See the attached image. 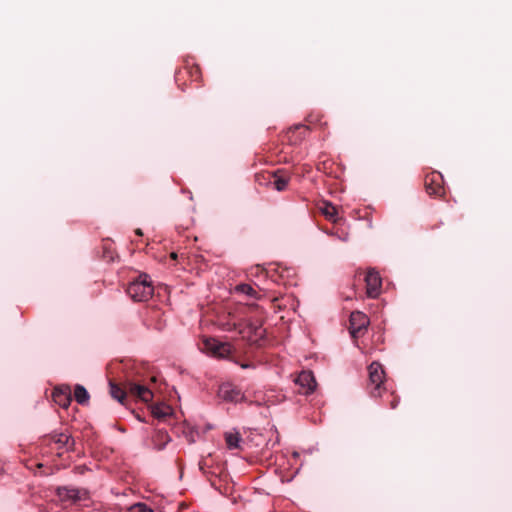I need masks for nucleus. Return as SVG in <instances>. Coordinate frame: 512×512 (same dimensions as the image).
<instances>
[{
    "label": "nucleus",
    "mask_w": 512,
    "mask_h": 512,
    "mask_svg": "<svg viewBox=\"0 0 512 512\" xmlns=\"http://www.w3.org/2000/svg\"><path fill=\"white\" fill-rule=\"evenodd\" d=\"M154 292L152 282L147 274H141L127 288V294L132 300L144 302L149 300Z\"/></svg>",
    "instance_id": "f257e3e1"
},
{
    "label": "nucleus",
    "mask_w": 512,
    "mask_h": 512,
    "mask_svg": "<svg viewBox=\"0 0 512 512\" xmlns=\"http://www.w3.org/2000/svg\"><path fill=\"white\" fill-rule=\"evenodd\" d=\"M369 371V385L371 387V394L374 397L382 395V385L384 384L385 372L383 367L378 362H373L368 367Z\"/></svg>",
    "instance_id": "f03ea898"
},
{
    "label": "nucleus",
    "mask_w": 512,
    "mask_h": 512,
    "mask_svg": "<svg viewBox=\"0 0 512 512\" xmlns=\"http://www.w3.org/2000/svg\"><path fill=\"white\" fill-rule=\"evenodd\" d=\"M238 334L250 343H258L263 339L265 330L261 324L251 321H241Z\"/></svg>",
    "instance_id": "7ed1b4c3"
},
{
    "label": "nucleus",
    "mask_w": 512,
    "mask_h": 512,
    "mask_svg": "<svg viewBox=\"0 0 512 512\" xmlns=\"http://www.w3.org/2000/svg\"><path fill=\"white\" fill-rule=\"evenodd\" d=\"M350 334L353 338H358L361 336L369 325V319L366 314L356 311L352 312L350 315Z\"/></svg>",
    "instance_id": "20e7f679"
},
{
    "label": "nucleus",
    "mask_w": 512,
    "mask_h": 512,
    "mask_svg": "<svg viewBox=\"0 0 512 512\" xmlns=\"http://www.w3.org/2000/svg\"><path fill=\"white\" fill-rule=\"evenodd\" d=\"M366 292L371 298H376L381 290L382 280L379 273L374 269H369L366 277Z\"/></svg>",
    "instance_id": "39448f33"
},
{
    "label": "nucleus",
    "mask_w": 512,
    "mask_h": 512,
    "mask_svg": "<svg viewBox=\"0 0 512 512\" xmlns=\"http://www.w3.org/2000/svg\"><path fill=\"white\" fill-rule=\"evenodd\" d=\"M204 346L212 355L225 358L231 353V346L228 343L218 342L215 339H206Z\"/></svg>",
    "instance_id": "423d86ee"
},
{
    "label": "nucleus",
    "mask_w": 512,
    "mask_h": 512,
    "mask_svg": "<svg viewBox=\"0 0 512 512\" xmlns=\"http://www.w3.org/2000/svg\"><path fill=\"white\" fill-rule=\"evenodd\" d=\"M295 383L300 386V392L303 394H310L316 388V380L311 371H302L295 379Z\"/></svg>",
    "instance_id": "0eeeda50"
},
{
    "label": "nucleus",
    "mask_w": 512,
    "mask_h": 512,
    "mask_svg": "<svg viewBox=\"0 0 512 512\" xmlns=\"http://www.w3.org/2000/svg\"><path fill=\"white\" fill-rule=\"evenodd\" d=\"M52 397L56 404L66 409L72 401L71 388L67 385L56 387L53 391Z\"/></svg>",
    "instance_id": "6e6552de"
},
{
    "label": "nucleus",
    "mask_w": 512,
    "mask_h": 512,
    "mask_svg": "<svg viewBox=\"0 0 512 512\" xmlns=\"http://www.w3.org/2000/svg\"><path fill=\"white\" fill-rule=\"evenodd\" d=\"M219 395L225 401L229 402H240L243 400L244 396L239 389L232 386L231 384H223L220 386Z\"/></svg>",
    "instance_id": "1a4fd4ad"
},
{
    "label": "nucleus",
    "mask_w": 512,
    "mask_h": 512,
    "mask_svg": "<svg viewBox=\"0 0 512 512\" xmlns=\"http://www.w3.org/2000/svg\"><path fill=\"white\" fill-rule=\"evenodd\" d=\"M127 390L131 395L139 398L144 402H149L153 398L151 390L144 385L129 383L127 385Z\"/></svg>",
    "instance_id": "9d476101"
},
{
    "label": "nucleus",
    "mask_w": 512,
    "mask_h": 512,
    "mask_svg": "<svg viewBox=\"0 0 512 512\" xmlns=\"http://www.w3.org/2000/svg\"><path fill=\"white\" fill-rule=\"evenodd\" d=\"M81 490L74 487H59L57 495L61 501L75 503L82 498Z\"/></svg>",
    "instance_id": "9b49d317"
},
{
    "label": "nucleus",
    "mask_w": 512,
    "mask_h": 512,
    "mask_svg": "<svg viewBox=\"0 0 512 512\" xmlns=\"http://www.w3.org/2000/svg\"><path fill=\"white\" fill-rule=\"evenodd\" d=\"M440 179L441 175L438 173H432L425 178V188L429 195H440L443 192V187L439 182Z\"/></svg>",
    "instance_id": "f8f14e48"
},
{
    "label": "nucleus",
    "mask_w": 512,
    "mask_h": 512,
    "mask_svg": "<svg viewBox=\"0 0 512 512\" xmlns=\"http://www.w3.org/2000/svg\"><path fill=\"white\" fill-rule=\"evenodd\" d=\"M51 440L57 444L59 448L66 450H69L74 446V440L66 432H54L51 435Z\"/></svg>",
    "instance_id": "ddd939ff"
},
{
    "label": "nucleus",
    "mask_w": 512,
    "mask_h": 512,
    "mask_svg": "<svg viewBox=\"0 0 512 512\" xmlns=\"http://www.w3.org/2000/svg\"><path fill=\"white\" fill-rule=\"evenodd\" d=\"M224 438L228 449H240L242 438L236 429L225 432Z\"/></svg>",
    "instance_id": "4468645a"
},
{
    "label": "nucleus",
    "mask_w": 512,
    "mask_h": 512,
    "mask_svg": "<svg viewBox=\"0 0 512 512\" xmlns=\"http://www.w3.org/2000/svg\"><path fill=\"white\" fill-rule=\"evenodd\" d=\"M228 317L229 319L223 318L218 320L219 327L227 332L237 331L239 333L241 321L236 320L234 316H231V314H229Z\"/></svg>",
    "instance_id": "2eb2a0df"
},
{
    "label": "nucleus",
    "mask_w": 512,
    "mask_h": 512,
    "mask_svg": "<svg viewBox=\"0 0 512 512\" xmlns=\"http://www.w3.org/2000/svg\"><path fill=\"white\" fill-rule=\"evenodd\" d=\"M172 408L165 403H158L152 407V414L156 418H165L172 414Z\"/></svg>",
    "instance_id": "dca6fc26"
},
{
    "label": "nucleus",
    "mask_w": 512,
    "mask_h": 512,
    "mask_svg": "<svg viewBox=\"0 0 512 512\" xmlns=\"http://www.w3.org/2000/svg\"><path fill=\"white\" fill-rule=\"evenodd\" d=\"M74 398L78 404L84 405L88 403L90 397L86 388L77 384L74 389Z\"/></svg>",
    "instance_id": "f3484780"
},
{
    "label": "nucleus",
    "mask_w": 512,
    "mask_h": 512,
    "mask_svg": "<svg viewBox=\"0 0 512 512\" xmlns=\"http://www.w3.org/2000/svg\"><path fill=\"white\" fill-rule=\"evenodd\" d=\"M170 441V438L165 431H157L153 437V442L155 448L161 450L165 447V445Z\"/></svg>",
    "instance_id": "a211bd4d"
},
{
    "label": "nucleus",
    "mask_w": 512,
    "mask_h": 512,
    "mask_svg": "<svg viewBox=\"0 0 512 512\" xmlns=\"http://www.w3.org/2000/svg\"><path fill=\"white\" fill-rule=\"evenodd\" d=\"M110 394L118 402L124 403V399L126 398V392L117 384L110 382Z\"/></svg>",
    "instance_id": "6ab92c4d"
},
{
    "label": "nucleus",
    "mask_w": 512,
    "mask_h": 512,
    "mask_svg": "<svg viewBox=\"0 0 512 512\" xmlns=\"http://www.w3.org/2000/svg\"><path fill=\"white\" fill-rule=\"evenodd\" d=\"M235 290L241 294L257 298V291L249 284H239L236 286Z\"/></svg>",
    "instance_id": "aec40b11"
},
{
    "label": "nucleus",
    "mask_w": 512,
    "mask_h": 512,
    "mask_svg": "<svg viewBox=\"0 0 512 512\" xmlns=\"http://www.w3.org/2000/svg\"><path fill=\"white\" fill-rule=\"evenodd\" d=\"M274 178H275L273 181L274 188L277 191L285 190L288 185V178L278 175V174H275Z\"/></svg>",
    "instance_id": "412c9836"
},
{
    "label": "nucleus",
    "mask_w": 512,
    "mask_h": 512,
    "mask_svg": "<svg viewBox=\"0 0 512 512\" xmlns=\"http://www.w3.org/2000/svg\"><path fill=\"white\" fill-rule=\"evenodd\" d=\"M129 512H153L145 503L138 502L130 506Z\"/></svg>",
    "instance_id": "4be33fe9"
},
{
    "label": "nucleus",
    "mask_w": 512,
    "mask_h": 512,
    "mask_svg": "<svg viewBox=\"0 0 512 512\" xmlns=\"http://www.w3.org/2000/svg\"><path fill=\"white\" fill-rule=\"evenodd\" d=\"M323 214L330 220H335L334 216L336 214V209L331 204H326L325 207L322 209Z\"/></svg>",
    "instance_id": "5701e85b"
},
{
    "label": "nucleus",
    "mask_w": 512,
    "mask_h": 512,
    "mask_svg": "<svg viewBox=\"0 0 512 512\" xmlns=\"http://www.w3.org/2000/svg\"><path fill=\"white\" fill-rule=\"evenodd\" d=\"M240 366L243 369L254 368L255 367L254 364H252V363H242V364H240Z\"/></svg>",
    "instance_id": "b1692460"
},
{
    "label": "nucleus",
    "mask_w": 512,
    "mask_h": 512,
    "mask_svg": "<svg viewBox=\"0 0 512 512\" xmlns=\"http://www.w3.org/2000/svg\"><path fill=\"white\" fill-rule=\"evenodd\" d=\"M396 406H397V401L393 400L391 402V408L394 409V408H396Z\"/></svg>",
    "instance_id": "393cba45"
},
{
    "label": "nucleus",
    "mask_w": 512,
    "mask_h": 512,
    "mask_svg": "<svg viewBox=\"0 0 512 512\" xmlns=\"http://www.w3.org/2000/svg\"><path fill=\"white\" fill-rule=\"evenodd\" d=\"M4 471V464L0 461V473Z\"/></svg>",
    "instance_id": "a878e982"
},
{
    "label": "nucleus",
    "mask_w": 512,
    "mask_h": 512,
    "mask_svg": "<svg viewBox=\"0 0 512 512\" xmlns=\"http://www.w3.org/2000/svg\"><path fill=\"white\" fill-rule=\"evenodd\" d=\"M136 234H137V235H139V236H141V235H142V231H141L140 229H137V230H136Z\"/></svg>",
    "instance_id": "bb28decb"
},
{
    "label": "nucleus",
    "mask_w": 512,
    "mask_h": 512,
    "mask_svg": "<svg viewBox=\"0 0 512 512\" xmlns=\"http://www.w3.org/2000/svg\"><path fill=\"white\" fill-rule=\"evenodd\" d=\"M171 256H172V258H176V254L175 253H172Z\"/></svg>",
    "instance_id": "cd10ccee"
}]
</instances>
